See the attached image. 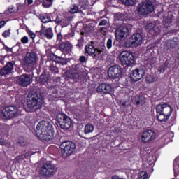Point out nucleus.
I'll use <instances>...</instances> for the list:
<instances>
[{
	"label": "nucleus",
	"instance_id": "f257e3e1",
	"mask_svg": "<svg viewBox=\"0 0 179 179\" xmlns=\"http://www.w3.org/2000/svg\"><path fill=\"white\" fill-rule=\"evenodd\" d=\"M37 136L43 141H51L54 138L52 124L48 121L40 122L36 128Z\"/></svg>",
	"mask_w": 179,
	"mask_h": 179
},
{
	"label": "nucleus",
	"instance_id": "f03ea898",
	"mask_svg": "<svg viewBox=\"0 0 179 179\" xmlns=\"http://www.w3.org/2000/svg\"><path fill=\"white\" fill-rule=\"evenodd\" d=\"M157 118L161 122H166L170 118L173 108L167 103L159 104L157 106Z\"/></svg>",
	"mask_w": 179,
	"mask_h": 179
},
{
	"label": "nucleus",
	"instance_id": "7ed1b4c3",
	"mask_svg": "<svg viewBox=\"0 0 179 179\" xmlns=\"http://www.w3.org/2000/svg\"><path fill=\"white\" fill-rule=\"evenodd\" d=\"M43 99L39 93H34L29 94L27 97V106L28 111H34L37 108H40Z\"/></svg>",
	"mask_w": 179,
	"mask_h": 179
},
{
	"label": "nucleus",
	"instance_id": "20e7f679",
	"mask_svg": "<svg viewBox=\"0 0 179 179\" xmlns=\"http://www.w3.org/2000/svg\"><path fill=\"white\" fill-rule=\"evenodd\" d=\"M57 173V168L55 165L51 162L45 163L43 166L40 169V175L45 178H51L54 177Z\"/></svg>",
	"mask_w": 179,
	"mask_h": 179
},
{
	"label": "nucleus",
	"instance_id": "39448f33",
	"mask_svg": "<svg viewBox=\"0 0 179 179\" xmlns=\"http://www.w3.org/2000/svg\"><path fill=\"white\" fill-rule=\"evenodd\" d=\"M19 109L15 106H7L1 110V117L3 120H12L17 117Z\"/></svg>",
	"mask_w": 179,
	"mask_h": 179
},
{
	"label": "nucleus",
	"instance_id": "423d86ee",
	"mask_svg": "<svg viewBox=\"0 0 179 179\" xmlns=\"http://www.w3.org/2000/svg\"><path fill=\"white\" fill-rule=\"evenodd\" d=\"M60 149L63 157H68L73 152H75L76 145L72 141H64L60 145Z\"/></svg>",
	"mask_w": 179,
	"mask_h": 179
},
{
	"label": "nucleus",
	"instance_id": "0eeeda50",
	"mask_svg": "<svg viewBox=\"0 0 179 179\" xmlns=\"http://www.w3.org/2000/svg\"><path fill=\"white\" fill-rule=\"evenodd\" d=\"M138 13L145 16V15H150L155 10V6L150 1H145L138 6Z\"/></svg>",
	"mask_w": 179,
	"mask_h": 179
},
{
	"label": "nucleus",
	"instance_id": "6e6552de",
	"mask_svg": "<svg viewBox=\"0 0 179 179\" xmlns=\"http://www.w3.org/2000/svg\"><path fill=\"white\" fill-rule=\"evenodd\" d=\"M57 121L62 129H69L72 125L71 118L64 113H59L57 115Z\"/></svg>",
	"mask_w": 179,
	"mask_h": 179
},
{
	"label": "nucleus",
	"instance_id": "1a4fd4ad",
	"mask_svg": "<svg viewBox=\"0 0 179 179\" xmlns=\"http://www.w3.org/2000/svg\"><path fill=\"white\" fill-rule=\"evenodd\" d=\"M120 61L122 65L129 66L135 63V57L132 52L129 51H123L120 55Z\"/></svg>",
	"mask_w": 179,
	"mask_h": 179
},
{
	"label": "nucleus",
	"instance_id": "9d476101",
	"mask_svg": "<svg viewBox=\"0 0 179 179\" xmlns=\"http://www.w3.org/2000/svg\"><path fill=\"white\" fill-rule=\"evenodd\" d=\"M128 36H129V28L127 24L122 25L116 29L115 37L117 41H122V39Z\"/></svg>",
	"mask_w": 179,
	"mask_h": 179
},
{
	"label": "nucleus",
	"instance_id": "9b49d317",
	"mask_svg": "<svg viewBox=\"0 0 179 179\" xmlns=\"http://www.w3.org/2000/svg\"><path fill=\"white\" fill-rule=\"evenodd\" d=\"M108 75L111 79H118L122 76V69L118 65H114L109 67Z\"/></svg>",
	"mask_w": 179,
	"mask_h": 179
},
{
	"label": "nucleus",
	"instance_id": "f8f14e48",
	"mask_svg": "<svg viewBox=\"0 0 179 179\" xmlns=\"http://www.w3.org/2000/svg\"><path fill=\"white\" fill-rule=\"evenodd\" d=\"M143 41V37L142 36V34L139 33L134 34L131 38L125 41L124 45H141Z\"/></svg>",
	"mask_w": 179,
	"mask_h": 179
},
{
	"label": "nucleus",
	"instance_id": "ddd939ff",
	"mask_svg": "<svg viewBox=\"0 0 179 179\" xmlns=\"http://www.w3.org/2000/svg\"><path fill=\"white\" fill-rule=\"evenodd\" d=\"M36 62H37V55L33 52L27 53L22 59V64L25 66H33Z\"/></svg>",
	"mask_w": 179,
	"mask_h": 179
},
{
	"label": "nucleus",
	"instance_id": "4468645a",
	"mask_svg": "<svg viewBox=\"0 0 179 179\" xmlns=\"http://www.w3.org/2000/svg\"><path fill=\"white\" fill-rule=\"evenodd\" d=\"M156 138V133L153 130H146L141 136V141L143 143H149Z\"/></svg>",
	"mask_w": 179,
	"mask_h": 179
},
{
	"label": "nucleus",
	"instance_id": "2eb2a0df",
	"mask_svg": "<svg viewBox=\"0 0 179 179\" xmlns=\"http://www.w3.org/2000/svg\"><path fill=\"white\" fill-rule=\"evenodd\" d=\"M85 51L90 55H93V54H95V55L94 56V59H96V61H98V59H101V50L99 49H96L94 46L93 45L86 46Z\"/></svg>",
	"mask_w": 179,
	"mask_h": 179
},
{
	"label": "nucleus",
	"instance_id": "dca6fc26",
	"mask_svg": "<svg viewBox=\"0 0 179 179\" xmlns=\"http://www.w3.org/2000/svg\"><path fill=\"white\" fill-rule=\"evenodd\" d=\"M145 76V71L142 69H136L132 71L130 74V79L133 82H138V80H141L142 78Z\"/></svg>",
	"mask_w": 179,
	"mask_h": 179
},
{
	"label": "nucleus",
	"instance_id": "f3484780",
	"mask_svg": "<svg viewBox=\"0 0 179 179\" xmlns=\"http://www.w3.org/2000/svg\"><path fill=\"white\" fill-rule=\"evenodd\" d=\"M31 83V77L29 74H23L20 76L18 78V84L20 86L26 87Z\"/></svg>",
	"mask_w": 179,
	"mask_h": 179
},
{
	"label": "nucleus",
	"instance_id": "a211bd4d",
	"mask_svg": "<svg viewBox=\"0 0 179 179\" xmlns=\"http://www.w3.org/2000/svg\"><path fill=\"white\" fill-rule=\"evenodd\" d=\"M39 34L41 37H45L48 40H51L54 37V32H52V28L43 27L39 31Z\"/></svg>",
	"mask_w": 179,
	"mask_h": 179
},
{
	"label": "nucleus",
	"instance_id": "6ab92c4d",
	"mask_svg": "<svg viewBox=\"0 0 179 179\" xmlns=\"http://www.w3.org/2000/svg\"><path fill=\"white\" fill-rule=\"evenodd\" d=\"M146 29L152 36H159L162 31L159 27L153 23H149L146 25Z\"/></svg>",
	"mask_w": 179,
	"mask_h": 179
},
{
	"label": "nucleus",
	"instance_id": "aec40b11",
	"mask_svg": "<svg viewBox=\"0 0 179 179\" xmlns=\"http://www.w3.org/2000/svg\"><path fill=\"white\" fill-rule=\"evenodd\" d=\"M96 92H99V93L103 92L108 94V93H111V92H113V87L109 84L102 83L97 87Z\"/></svg>",
	"mask_w": 179,
	"mask_h": 179
},
{
	"label": "nucleus",
	"instance_id": "412c9836",
	"mask_svg": "<svg viewBox=\"0 0 179 179\" xmlns=\"http://www.w3.org/2000/svg\"><path fill=\"white\" fill-rule=\"evenodd\" d=\"M13 65H15V63L12 62H8L7 64L0 70V75L3 76L5 75H9V73H11L13 69Z\"/></svg>",
	"mask_w": 179,
	"mask_h": 179
},
{
	"label": "nucleus",
	"instance_id": "4be33fe9",
	"mask_svg": "<svg viewBox=\"0 0 179 179\" xmlns=\"http://www.w3.org/2000/svg\"><path fill=\"white\" fill-rule=\"evenodd\" d=\"M50 79L51 77L50 75L43 73L39 76L38 83L46 86V85H48V82H50Z\"/></svg>",
	"mask_w": 179,
	"mask_h": 179
},
{
	"label": "nucleus",
	"instance_id": "5701e85b",
	"mask_svg": "<svg viewBox=\"0 0 179 179\" xmlns=\"http://www.w3.org/2000/svg\"><path fill=\"white\" fill-rule=\"evenodd\" d=\"M50 58L52 61H54L57 64H61V65H66L68 64V61L66 60V59L59 57L55 55H52L50 56Z\"/></svg>",
	"mask_w": 179,
	"mask_h": 179
},
{
	"label": "nucleus",
	"instance_id": "b1692460",
	"mask_svg": "<svg viewBox=\"0 0 179 179\" xmlns=\"http://www.w3.org/2000/svg\"><path fill=\"white\" fill-rule=\"evenodd\" d=\"M165 45H178V38H174L173 39H169L166 41Z\"/></svg>",
	"mask_w": 179,
	"mask_h": 179
},
{
	"label": "nucleus",
	"instance_id": "393cba45",
	"mask_svg": "<svg viewBox=\"0 0 179 179\" xmlns=\"http://www.w3.org/2000/svg\"><path fill=\"white\" fill-rule=\"evenodd\" d=\"M60 50L63 54H68L72 51V46L71 45H61Z\"/></svg>",
	"mask_w": 179,
	"mask_h": 179
},
{
	"label": "nucleus",
	"instance_id": "a878e982",
	"mask_svg": "<svg viewBox=\"0 0 179 179\" xmlns=\"http://www.w3.org/2000/svg\"><path fill=\"white\" fill-rule=\"evenodd\" d=\"M94 131V127L92 124H87L85 127L84 132L85 134H91Z\"/></svg>",
	"mask_w": 179,
	"mask_h": 179
},
{
	"label": "nucleus",
	"instance_id": "bb28decb",
	"mask_svg": "<svg viewBox=\"0 0 179 179\" xmlns=\"http://www.w3.org/2000/svg\"><path fill=\"white\" fill-rule=\"evenodd\" d=\"M165 27H170L173 23V18L171 17H166L164 19Z\"/></svg>",
	"mask_w": 179,
	"mask_h": 179
},
{
	"label": "nucleus",
	"instance_id": "cd10ccee",
	"mask_svg": "<svg viewBox=\"0 0 179 179\" xmlns=\"http://www.w3.org/2000/svg\"><path fill=\"white\" fill-rule=\"evenodd\" d=\"M70 13H78L79 12V6H78V4H73L70 7Z\"/></svg>",
	"mask_w": 179,
	"mask_h": 179
},
{
	"label": "nucleus",
	"instance_id": "c85d7f7f",
	"mask_svg": "<svg viewBox=\"0 0 179 179\" xmlns=\"http://www.w3.org/2000/svg\"><path fill=\"white\" fill-rule=\"evenodd\" d=\"M123 5L126 6H134V0H121Z\"/></svg>",
	"mask_w": 179,
	"mask_h": 179
},
{
	"label": "nucleus",
	"instance_id": "c756f323",
	"mask_svg": "<svg viewBox=\"0 0 179 179\" xmlns=\"http://www.w3.org/2000/svg\"><path fill=\"white\" fill-rule=\"evenodd\" d=\"M146 82L147 83H153V82H156V79H155V77H153V76L152 75H148L146 77Z\"/></svg>",
	"mask_w": 179,
	"mask_h": 179
},
{
	"label": "nucleus",
	"instance_id": "7c9ffc66",
	"mask_svg": "<svg viewBox=\"0 0 179 179\" xmlns=\"http://www.w3.org/2000/svg\"><path fill=\"white\" fill-rule=\"evenodd\" d=\"M27 143V141H26V138L24 137H21L18 141V145L20 146H26Z\"/></svg>",
	"mask_w": 179,
	"mask_h": 179
},
{
	"label": "nucleus",
	"instance_id": "2f4dec72",
	"mask_svg": "<svg viewBox=\"0 0 179 179\" xmlns=\"http://www.w3.org/2000/svg\"><path fill=\"white\" fill-rule=\"evenodd\" d=\"M49 71H51L52 73H58L59 72L58 67L52 65L49 66Z\"/></svg>",
	"mask_w": 179,
	"mask_h": 179
},
{
	"label": "nucleus",
	"instance_id": "473e14b6",
	"mask_svg": "<svg viewBox=\"0 0 179 179\" xmlns=\"http://www.w3.org/2000/svg\"><path fill=\"white\" fill-rule=\"evenodd\" d=\"M145 97H143V96H140V99H139V100H138L137 101H136V105L137 106H143V104H145Z\"/></svg>",
	"mask_w": 179,
	"mask_h": 179
},
{
	"label": "nucleus",
	"instance_id": "72a5a7b5",
	"mask_svg": "<svg viewBox=\"0 0 179 179\" xmlns=\"http://www.w3.org/2000/svg\"><path fill=\"white\" fill-rule=\"evenodd\" d=\"M52 1L53 0H46L47 2H50L49 4L46 3L45 2H43L42 3L43 8H51V6H52Z\"/></svg>",
	"mask_w": 179,
	"mask_h": 179
},
{
	"label": "nucleus",
	"instance_id": "f704fd0d",
	"mask_svg": "<svg viewBox=\"0 0 179 179\" xmlns=\"http://www.w3.org/2000/svg\"><path fill=\"white\" fill-rule=\"evenodd\" d=\"M71 20L72 19H71V17H68L67 19L63 20V21H62V24H63L64 27H66L68 24H69L68 22H71Z\"/></svg>",
	"mask_w": 179,
	"mask_h": 179
},
{
	"label": "nucleus",
	"instance_id": "c9c22d12",
	"mask_svg": "<svg viewBox=\"0 0 179 179\" xmlns=\"http://www.w3.org/2000/svg\"><path fill=\"white\" fill-rule=\"evenodd\" d=\"M99 32L101 34H102V36H107V27H103L100 28Z\"/></svg>",
	"mask_w": 179,
	"mask_h": 179
},
{
	"label": "nucleus",
	"instance_id": "e433bc0d",
	"mask_svg": "<svg viewBox=\"0 0 179 179\" xmlns=\"http://www.w3.org/2000/svg\"><path fill=\"white\" fill-rule=\"evenodd\" d=\"M27 34L31 37V38H32V40H34V38H36V34H34V32H33V31L28 29L27 30Z\"/></svg>",
	"mask_w": 179,
	"mask_h": 179
},
{
	"label": "nucleus",
	"instance_id": "4c0bfd02",
	"mask_svg": "<svg viewBox=\"0 0 179 179\" xmlns=\"http://www.w3.org/2000/svg\"><path fill=\"white\" fill-rule=\"evenodd\" d=\"M3 37L6 38L7 37L10 36V29L6 30L3 34H2Z\"/></svg>",
	"mask_w": 179,
	"mask_h": 179
},
{
	"label": "nucleus",
	"instance_id": "58836bf2",
	"mask_svg": "<svg viewBox=\"0 0 179 179\" xmlns=\"http://www.w3.org/2000/svg\"><path fill=\"white\" fill-rule=\"evenodd\" d=\"M69 76L71 79H78V78H79V73L76 72L72 73Z\"/></svg>",
	"mask_w": 179,
	"mask_h": 179
},
{
	"label": "nucleus",
	"instance_id": "ea45409f",
	"mask_svg": "<svg viewBox=\"0 0 179 179\" xmlns=\"http://www.w3.org/2000/svg\"><path fill=\"white\" fill-rule=\"evenodd\" d=\"M21 43L22 44H27L29 43V38L27 36H24L21 38Z\"/></svg>",
	"mask_w": 179,
	"mask_h": 179
},
{
	"label": "nucleus",
	"instance_id": "a19ab883",
	"mask_svg": "<svg viewBox=\"0 0 179 179\" xmlns=\"http://www.w3.org/2000/svg\"><path fill=\"white\" fill-rule=\"evenodd\" d=\"M64 20H62V17H59V16H57L55 22L57 24H59V23H62V21Z\"/></svg>",
	"mask_w": 179,
	"mask_h": 179
},
{
	"label": "nucleus",
	"instance_id": "79ce46f5",
	"mask_svg": "<svg viewBox=\"0 0 179 179\" xmlns=\"http://www.w3.org/2000/svg\"><path fill=\"white\" fill-rule=\"evenodd\" d=\"M49 22H51V18L50 17H43L42 23H48Z\"/></svg>",
	"mask_w": 179,
	"mask_h": 179
},
{
	"label": "nucleus",
	"instance_id": "37998d69",
	"mask_svg": "<svg viewBox=\"0 0 179 179\" xmlns=\"http://www.w3.org/2000/svg\"><path fill=\"white\" fill-rule=\"evenodd\" d=\"M71 70L73 71V72H78V71H79V64L73 65Z\"/></svg>",
	"mask_w": 179,
	"mask_h": 179
},
{
	"label": "nucleus",
	"instance_id": "c03bdc74",
	"mask_svg": "<svg viewBox=\"0 0 179 179\" xmlns=\"http://www.w3.org/2000/svg\"><path fill=\"white\" fill-rule=\"evenodd\" d=\"M106 24H107V20H101L99 23V26H106Z\"/></svg>",
	"mask_w": 179,
	"mask_h": 179
},
{
	"label": "nucleus",
	"instance_id": "a18cd8bd",
	"mask_svg": "<svg viewBox=\"0 0 179 179\" xmlns=\"http://www.w3.org/2000/svg\"><path fill=\"white\" fill-rule=\"evenodd\" d=\"M139 179H148V174L146 173H141Z\"/></svg>",
	"mask_w": 179,
	"mask_h": 179
},
{
	"label": "nucleus",
	"instance_id": "49530a36",
	"mask_svg": "<svg viewBox=\"0 0 179 179\" xmlns=\"http://www.w3.org/2000/svg\"><path fill=\"white\" fill-rule=\"evenodd\" d=\"M124 15L121 13H118L117 15H116V17L118 20H122V17H123Z\"/></svg>",
	"mask_w": 179,
	"mask_h": 179
},
{
	"label": "nucleus",
	"instance_id": "de8ad7c7",
	"mask_svg": "<svg viewBox=\"0 0 179 179\" xmlns=\"http://www.w3.org/2000/svg\"><path fill=\"white\" fill-rule=\"evenodd\" d=\"M77 45H83V37H81V38H80L78 41V44Z\"/></svg>",
	"mask_w": 179,
	"mask_h": 179
},
{
	"label": "nucleus",
	"instance_id": "09e8293b",
	"mask_svg": "<svg viewBox=\"0 0 179 179\" xmlns=\"http://www.w3.org/2000/svg\"><path fill=\"white\" fill-rule=\"evenodd\" d=\"M5 24H6V21L5 20L0 21V29H2V27H3Z\"/></svg>",
	"mask_w": 179,
	"mask_h": 179
},
{
	"label": "nucleus",
	"instance_id": "8fccbe9b",
	"mask_svg": "<svg viewBox=\"0 0 179 179\" xmlns=\"http://www.w3.org/2000/svg\"><path fill=\"white\" fill-rule=\"evenodd\" d=\"M61 40H62V35L61 34H57V41H61Z\"/></svg>",
	"mask_w": 179,
	"mask_h": 179
},
{
	"label": "nucleus",
	"instance_id": "3c124183",
	"mask_svg": "<svg viewBox=\"0 0 179 179\" xmlns=\"http://www.w3.org/2000/svg\"><path fill=\"white\" fill-rule=\"evenodd\" d=\"M79 61L80 62H82V63L85 62L86 61V57L81 56L79 59Z\"/></svg>",
	"mask_w": 179,
	"mask_h": 179
},
{
	"label": "nucleus",
	"instance_id": "603ef678",
	"mask_svg": "<svg viewBox=\"0 0 179 179\" xmlns=\"http://www.w3.org/2000/svg\"><path fill=\"white\" fill-rule=\"evenodd\" d=\"M106 45H113V40L111 38L107 41Z\"/></svg>",
	"mask_w": 179,
	"mask_h": 179
},
{
	"label": "nucleus",
	"instance_id": "864d4df0",
	"mask_svg": "<svg viewBox=\"0 0 179 179\" xmlns=\"http://www.w3.org/2000/svg\"><path fill=\"white\" fill-rule=\"evenodd\" d=\"M8 12L9 13H13V12H15V8H13V7H9Z\"/></svg>",
	"mask_w": 179,
	"mask_h": 179
},
{
	"label": "nucleus",
	"instance_id": "5fc2aeb1",
	"mask_svg": "<svg viewBox=\"0 0 179 179\" xmlns=\"http://www.w3.org/2000/svg\"><path fill=\"white\" fill-rule=\"evenodd\" d=\"M166 68H167V66H166V64L162 65V66H161L160 71L162 72V71H166Z\"/></svg>",
	"mask_w": 179,
	"mask_h": 179
},
{
	"label": "nucleus",
	"instance_id": "6e6d98bb",
	"mask_svg": "<svg viewBox=\"0 0 179 179\" xmlns=\"http://www.w3.org/2000/svg\"><path fill=\"white\" fill-rule=\"evenodd\" d=\"M28 5H31V3H33V0H27Z\"/></svg>",
	"mask_w": 179,
	"mask_h": 179
},
{
	"label": "nucleus",
	"instance_id": "4d7b16f0",
	"mask_svg": "<svg viewBox=\"0 0 179 179\" xmlns=\"http://www.w3.org/2000/svg\"><path fill=\"white\" fill-rule=\"evenodd\" d=\"M60 45H71V43L69 42L67 43H61Z\"/></svg>",
	"mask_w": 179,
	"mask_h": 179
},
{
	"label": "nucleus",
	"instance_id": "13d9d810",
	"mask_svg": "<svg viewBox=\"0 0 179 179\" xmlns=\"http://www.w3.org/2000/svg\"><path fill=\"white\" fill-rule=\"evenodd\" d=\"M177 26H179V19L176 21Z\"/></svg>",
	"mask_w": 179,
	"mask_h": 179
},
{
	"label": "nucleus",
	"instance_id": "bf43d9fd",
	"mask_svg": "<svg viewBox=\"0 0 179 179\" xmlns=\"http://www.w3.org/2000/svg\"><path fill=\"white\" fill-rule=\"evenodd\" d=\"M173 170L176 171V170H177V166H174Z\"/></svg>",
	"mask_w": 179,
	"mask_h": 179
},
{
	"label": "nucleus",
	"instance_id": "052dcab7",
	"mask_svg": "<svg viewBox=\"0 0 179 179\" xmlns=\"http://www.w3.org/2000/svg\"><path fill=\"white\" fill-rule=\"evenodd\" d=\"M107 47H108V50H110V48H111V45H108Z\"/></svg>",
	"mask_w": 179,
	"mask_h": 179
},
{
	"label": "nucleus",
	"instance_id": "680f3d73",
	"mask_svg": "<svg viewBox=\"0 0 179 179\" xmlns=\"http://www.w3.org/2000/svg\"><path fill=\"white\" fill-rule=\"evenodd\" d=\"M5 15H8V11L4 12Z\"/></svg>",
	"mask_w": 179,
	"mask_h": 179
},
{
	"label": "nucleus",
	"instance_id": "e2e57ef3",
	"mask_svg": "<svg viewBox=\"0 0 179 179\" xmlns=\"http://www.w3.org/2000/svg\"><path fill=\"white\" fill-rule=\"evenodd\" d=\"M83 34H85V33L84 32H81V35L83 36Z\"/></svg>",
	"mask_w": 179,
	"mask_h": 179
},
{
	"label": "nucleus",
	"instance_id": "0e129e2a",
	"mask_svg": "<svg viewBox=\"0 0 179 179\" xmlns=\"http://www.w3.org/2000/svg\"><path fill=\"white\" fill-rule=\"evenodd\" d=\"M168 33H170V31H169L166 33V34H167Z\"/></svg>",
	"mask_w": 179,
	"mask_h": 179
},
{
	"label": "nucleus",
	"instance_id": "69168bd1",
	"mask_svg": "<svg viewBox=\"0 0 179 179\" xmlns=\"http://www.w3.org/2000/svg\"><path fill=\"white\" fill-rule=\"evenodd\" d=\"M102 44H103V45H104V43H103V42H102Z\"/></svg>",
	"mask_w": 179,
	"mask_h": 179
},
{
	"label": "nucleus",
	"instance_id": "338daca9",
	"mask_svg": "<svg viewBox=\"0 0 179 179\" xmlns=\"http://www.w3.org/2000/svg\"><path fill=\"white\" fill-rule=\"evenodd\" d=\"M87 45H90V44H87Z\"/></svg>",
	"mask_w": 179,
	"mask_h": 179
}]
</instances>
